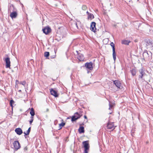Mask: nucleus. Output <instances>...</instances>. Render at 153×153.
Here are the masks:
<instances>
[{
    "instance_id": "nucleus-1",
    "label": "nucleus",
    "mask_w": 153,
    "mask_h": 153,
    "mask_svg": "<svg viewBox=\"0 0 153 153\" xmlns=\"http://www.w3.org/2000/svg\"><path fill=\"white\" fill-rule=\"evenodd\" d=\"M138 71L140 73V74L138 76L139 78L143 79V76L146 75V74L145 72V71L143 69V68L142 67L141 69L139 70Z\"/></svg>"
},
{
    "instance_id": "nucleus-2",
    "label": "nucleus",
    "mask_w": 153,
    "mask_h": 153,
    "mask_svg": "<svg viewBox=\"0 0 153 153\" xmlns=\"http://www.w3.org/2000/svg\"><path fill=\"white\" fill-rule=\"evenodd\" d=\"M3 60L5 62L6 64V68H9L10 69V58L9 57L5 58L3 59Z\"/></svg>"
},
{
    "instance_id": "nucleus-3",
    "label": "nucleus",
    "mask_w": 153,
    "mask_h": 153,
    "mask_svg": "<svg viewBox=\"0 0 153 153\" xmlns=\"http://www.w3.org/2000/svg\"><path fill=\"white\" fill-rule=\"evenodd\" d=\"M116 127V126H114V123L110 122L109 121L108 122L107 126V129H112V130L115 129Z\"/></svg>"
},
{
    "instance_id": "nucleus-4",
    "label": "nucleus",
    "mask_w": 153,
    "mask_h": 153,
    "mask_svg": "<svg viewBox=\"0 0 153 153\" xmlns=\"http://www.w3.org/2000/svg\"><path fill=\"white\" fill-rule=\"evenodd\" d=\"M111 46L112 47V51H113V59L114 61L116 60V53L115 52V46L114 44L113 43V42H112L110 44Z\"/></svg>"
},
{
    "instance_id": "nucleus-5",
    "label": "nucleus",
    "mask_w": 153,
    "mask_h": 153,
    "mask_svg": "<svg viewBox=\"0 0 153 153\" xmlns=\"http://www.w3.org/2000/svg\"><path fill=\"white\" fill-rule=\"evenodd\" d=\"M152 55V53L150 52H149V53L148 51L146 50L143 53V57L144 59H147L149 57V56Z\"/></svg>"
},
{
    "instance_id": "nucleus-6",
    "label": "nucleus",
    "mask_w": 153,
    "mask_h": 153,
    "mask_svg": "<svg viewBox=\"0 0 153 153\" xmlns=\"http://www.w3.org/2000/svg\"><path fill=\"white\" fill-rule=\"evenodd\" d=\"M85 66L88 69L90 70L91 71L93 69V63L92 62L85 63Z\"/></svg>"
},
{
    "instance_id": "nucleus-7",
    "label": "nucleus",
    "mask_w": 153,
    "mask_h": 153,
    "mask_svg": "<svg viewBox=\"0 0 153 153\" xmlns=\"http://www.w3.org/2000/svg\"><path fill=\"white\" fill-rule=\"evenodd\" d=\"M13 144L14 149L16 150H17L20 148V143L18 141H15Z\"/></svg>"
},
{
    "instance_id": "nucleus-8",
    "label": "nucleus",
    "mask_w": 153,
    "mask_h": 153,
    "mask_svg": "<svg viewBox=\"0 0 153 153\" xmlns=\"http://www.w3.org/2000/svg\"><path fill=\"white\" fill-rule=\"evenodd\" d=\"M42 31L44 33L46 34H48L51 32V29L49 27H46L42 29Z\"/></svg>"
},
{
    "instance_id": "nucleus-9",
    "label": "nucleus",
    "mask_w": 153,
    "mask_h": 153,
    "mask_svg": "<svg viewBox=\"0 0 153 153\" xmlns=\"http://www.w3.org/2000/svg\"><path fill=\"white\" fill-rule=\"evenodd\" d=\"M96 24L95 22H92L91 24L90 29L92 31L94 32H95L96 30L95 27Z\"/></svg>"
},
{
    "instance_id": "nucleus-10",
    "label": "nucleus",
    "mask_w": 153,
    "mask_h": 153,
    "mask_svg": "<svg viewBox=\"0 0 153 153\" xmlns=\"http://www.w3.org/2000/svg\"><path fill=\"white\" fill-rule=\"evenodd\" d=\"M113 83L118 88H120L121 83L120 81L118 80H114L113 81Z\"/></svg>"
},
{
    "instance_id": "nucleus-11",
    "label": "nucleus",
    "mask_w": 153,
    "mask_h": 153,
    "mask_svg": "<svg viewBox=\"0 0 153 153\" xmlns=\"http://www.w3.org/2000/svg\"><path fill=\"white\" fill-rule=\"evenodd\" d=\"M76 52L78 54L77 56V59L80 61H83L84 59L83 55L81 53H78L77 51H76Z\"/></svg>"
},
{
    "instance_id": "nucleus-12",
    "label": "nucleus",
    "mask_w": 153,
    "mask_h": 153,
    "mask_svg": "<svg viewBox=\"0 0 153 153\" xmlns=\"http://www.w3.org/2000/svg\"><path fill=\"white\" fill-rule=\"evenodd\" d=\"M50 92L51 95L56 97H58V94L56 91L54 90L53 89L50 90Z\"/></svg>"
},
{
    "instance_id": "nucleus-13",
    "label": "nucleus",
    "mask_w": 153,
    "mask_h": 153,
    "mask_svg": "<svg viewBox=\"0 0 153 153\" xmlns=\"http://www.w3.org/2000/svg\"><path fill=\"white\" fill-rule=\"evenodd\" d=\"M84 149H89V146L88 141H83L82 142Z\"/></svg>"
},
{
    "instance_id": "nucleus-14",
    "label": "nucleus",
    "mask_w": 153,
    "mask_h": 153,
    "mask_svg": "<svg viewBox=\"0 0 153 153\" xmlns=\"http://www.w3.org/2000/svg\"><path fill=\"white\" fill-rule=\"evenodd\" d=\"M17 15V13L16 12V11H14L12 12H11L10 16L12 19H13L16 18Z\"/></svg>"
},
{
    "instance_id": "nucleus-15",
    "label": "nucleus",
    "mask_w": 153,
    "mask_h": 153,
    "mask_svg": "<svg viewBox=\"0 0 153 153\" xmlns=\"http://www.w3.org/2000/svg\"><path fill=\"white\" fill-rule=\"evenodd\" d=\"M15 131L17 134L19 135L21 134L22 133V131L20 128H16Z\"/></svg>"
},
{
    "instance_id": "nucleus-16",
    "label": "nucleus",
    "mask_w": 153,
    "mask_h": 153,
    "mask_svg": "<svg viewBox=\"0 0 153 153\" xmlns=\"http://www.w3.org/2000/svg\"><path fill=\"white\" fill-rule=\"evenodd\" d=\"M153 44V40L148 39L147 40L146 42V45L147 46H150L151 47L152 46Z\"/></svg>"
},
{
    "instance_id": "nucleus-17",
    "label": "nucleus",
    "mask_w": 153,
    "mask_h": 153,
    "mask_svg": "<svg viewBox=\"0 0 153 153\" xmlns=\"http://www.w3.org/2000/svg\"><path fill=\"white\" fill-rule=\"evenodd\" d=\"M81 116V115H78V117H76L75 116H73L71 118V121L72 122H74L76 121V120L80 118Z\"/></svg>"
},
{
    "instance_id": "nucleus-18",
    "label": "nucleus",
    "mask_w": 153,
    "mask_h": 153,
    "mask_svg": "<svg viewBox=\"0 0 153 153\" xmlns=\"http://www.w3.org/2000/svg\"><path fill=\"white\" fill-rule=\"evenodd\" d=\"M130 72L132 76H134L136 75V70L135 68H132L130 70Z\"/></svg>"
},
{
    "instance_id": "nucleus-19",
    "label": "nucleus",
    "mask_w": 153,
    "mask_h": 153,
    "mask_svg": "<svg viewBox=\"0 0 153 153\" xmlns=\"http://www.w3.org/2000/svg\"><path fill=\"white\" fill-rule=\"evenodd\" d=\"M131 42L130 41L126 40H123L122 41V44L126 45H128L129 43Z\"/></svg>"
},
{
    "instance_id": "nucleus-20",
    "label": "nucleus",
    "mask_w": 153,
    "mask_h": 153,
    "mask_svg": "<svg viewBox=\"0 0 153 153\" xmlns=\"http://www.w3.org/2000/svg\"><path fill=\"white\" fill-rule=\"evenodd\" d=\"M78 131L80 134L84 133L85 132L84 127L83 126H80L78 129Z\"/></svg>"
},
{
    "instance_id": "nucleus-21",
    "label": "nucleus",
    "mask_w": 153,
    "mask_h": 153,
    "mask_svg": "<svg viewBox=\"0 0 153 153\" xmlns=\"http://www.w3.org/2000/svg\"><path fill=\"white\" fill-rule=\"evenodd\" d=\"M94 18V16L91 13L89 14V15L88 16V19H90L91 20L92 19H93Z\"/></svg>"
},
{
    "instance_id": "nucleus-22",
    "label": "nucleus",
    "mask_w": 153,
    "mask_h": 153,
    "mask_svg": "<svg viewBox=\"0 0 153 153\" xmlns=\"http://www.w3.org/2000/svg\"><path fill=\"white\" fill-rule=\"evenodd\" d=\"M30 114L31 115V116L33 117L34 115L35 114L34 109L33 108H31L30 111Z\"/></svg>"
},
{
    "instance_id": "nucleus-23",
    "label": "nucleus",
    "mask_w": 153,
    "mask_h": 153,
    "mask_svg": "<svg viewBox=\"0 0 153 153\" xmlns=\"http://www.w3.org/2000/svg\"><path fill=\"white\" fill-rule=\"evenodd\" d=\"M31 128L30 127L28 129V130L26 131V132H24V133L25 134V135H28L29 134Z\"/></svg>"
},
{
    "instance_id": "nucleus-24",
    "label": "nucleus",
    "mask_w": 153,
    "mask_h": 153,
    "mask_svg": "<svg viewBox=\"0 0 153 153\" xmlns=\"http://www.w3.org/2000/svg\"><path fill=\"white\" fill-rule=\"evenodd\" d=\"M65 125V123L62 122L59 124V127L60 128L59 129L62 128V127L64 126Z\"/></svg>"
},
{
    "instance_id": "nucleus-25",
    "label": "nucleus",
    "mask_w": 153,
    "mask_h": 153,
    "mask_svg": "<svg viewBox=\"0 0 153 153\" xmlns=\"http://www.w3.org/2000/svg\"><path fill=\"white\" fill-rule=\"evenodd\" d=\"M49 56V52H45L44 53V56L46 57H48Z\"/></svg>"
},
{
    "instance_id": "nucleus-26",
    "label": "nucleus",
    "mask_w": 153,
    "mask_h": 153,
    "mask_svg": "<svg viewBox=\"0 0 153 153\" xmlns=\"http://www.w3.org/2000/svg\"><path fill=\"white\" fill-rule=\"evenodd\" d=\"M14 103V101L13 100H11L10 101V106L13 108V104Z\"/></svg>"
},
{
    "instance_id": "nucleus-27",
    "label": "nucleus",
    "mask_w": 153,
    "mask_h": 153,
    "mask_svg": "<svg viewBox=\"0 0 153 153\" xmlns=\"http://www.w3.org/2000/svg\"><path fill=\"white\" fill-rule=\"evenodd\" d=\"M19 83L20 84L22 85L25 86V85L26 84V82L25 81H21Z\"/></svg>"
},
{
    "instance_id": "nucleus-28",
    "label": "nucleus",
    "mask_w": 153,
    "mask_h": 153,
    "mask_svg": "<svg viewBox=\"0 0 153 153\" xmlns=\"http://www.w3.org/2000/svg\"><path fill=\"white\" fill-rule=\"evenodd\" d=\"M87 7L85 5H83L82 7V9L83 10H85L87 9Z\"/></svg>"
},
{
    "instance_id": "nucleus-29",
    "label": "nucleus",
    "mask_w": 153,
    "mask_h": 153,
    "mask_svg": "<svg viewBox=\"0 0 153 153\" xmlns=\"http://www.w3.org/2000/svg\"><path fill=\"white\" fill-rule=\"evenodd\" d=\"M30 118H31V120L29 122L30 124H31L33 120V117L31 116Z\"/></svg>"
},
{
    "instance_id": "nucleus-30",
    "label": "nucleus",
    "mask_w": 153,
    "mask_h": 153,
    "mask_svg": "<svg viewBox=\"0 0 153 153\" xmlns=\"http://www.w3.org/2000/svg\"><path fill=\"white\" fill-rule=\"evenodd\" d=\"M113 107V105L111 104V103H109V110H111V109H112V107Z\"/></svg>"
},
{
    "instance_id": "nucleus-31",
    "label": "nucleus",
    "mask_w": 153,
    "mask_h": 153,
    "mask_svg": "<svg viewBox=\"0 0 153 153\" xmlns=\"http://www.w3.org/2000/svg\"><path fill=\"white\" fill-rule=\"evenodd\" d=\"M78 115H80L77 112H76L74 114V116H75L76 117H78Z\"/></svg>"
},
{
    "instance_id": "nucleus-32",
    "label": "nucleus",
    "mask_w": 153,
    "mask_h": 153,
    "mask_svg": "<svg viewBox=\"0 0 153 153\" xmlns=\"http://www.w3.org/2000/svg\"><path fill=\"white\" fill-rule=\"evenodd\" d=\"M88 149H85L84 153H88L87 150H88Z\"/></svg>"
},
{
    "instance_id": "nucleus-33",
    "label": "nucleus",
    "mask_w": 153,
    "mask_h": 153,
    "mask_svg": "<svg viewBox=\"0 0 153 153\" xmlns=\"http://www.w3.org/2000/svg\"><path fill=\"white\" fill-rule=\"evenodd\" d=\"M27 149H28V148L27 146H26L25 147L24 149V150L25 151H27Z\"/></svg>"
},
{
    "instance_id": "nucleus-34",
    "label": "nucleus",
    "mask_w": 153,
    "mask_h": 153,
    "mask_svg": "<svg viewBox=\"0 0 153 153\" xmlns=\"http://www.w3.org/2000/svg\"><path fill=\"white\" fill-rule=\"evenodd\" d=\"M49 111V109H48V108H47V109H46V112H48V111Z\"/></svg>"
},
{
    "instance_id": "nucleus-35",
    "label": "nucleus",
    "mask_w": 153,
    "mask_h": 153,
    "mask_svg": "<svg viewBox=\"0 0 153 153\" xmlns=\"http://www.w3.org/2000/svg\"><path fill=\"white\" fill-rule=\"evenodd\" d=\"M86 13L87 14V15H88V16L89 15V14H90V13H89V12H88V11H87L86 12Z\"/></svg>"
},
{
    "instance_id": "nucleus-36",
    "label": "nucleus",
    "mask_w": 153,
    "mask_h": 153,
    "mask_svg": "<svg viewBox=\"0 0 153 153\" xmlns=\"http://www.w3.org/2000/svg\"><path fill=\"white\" fill-rule=\"evenodd\" d=\"M75 25H76V27L77 28H78V25H77V23H76L75 24Z\"/></svg>"
},
{
    "instance_id": "nucleus-37",
    "label": "nucleus",
    "mask_w": 153,
    "mask_h": 153,
    "mask_svg": "<svg viewBox=\"0 0 153 153\" xmlns=\"http://www.w3.org/2000/svg\"><path fill=\"white\" fill-rule=\"evenodd\" d=\"M84 117L85 118V119H87V117L85 115L84 116Z\"/></svg>"
},
{
    "instance_id": "nucleus-38",
    "label": "nucleus",
    "mask_w": 153,
    "mask_h": 153,
    "mask_svg": "<svg viewBox=\"0 0 153 153\" xmlns=\"http://www.w3.org/2000/svg\"><path fill=\"white\" fill-rule=\"evenodd\" d=\"M19 91V92H21L22 91L21 90H20Z\"/></svg>"
},
{
    "instance_id": "nucleus-39",
    "label": "nucleus",
    "mask_w": 153,
    "mask_h": 153,
    "mask_svg": "<svg viewBox=\"0 0 153 153\" xmlns=\"http://www.w3.org/2000/svg\"><path fill=\"white\" fill-rule=\"evenodd\" d=\"M90 72L89 71H88L87 73L88 74Z\"/></svg>"
},
{
    "instance_id": "nucleus-40",
    "label": "nucleus",
    "mask_w": 153,
    "mask_h": 153,
    "mask_svg": "<svg viewBox=\"0 0 153 153\" xmlns=\"http://www.w3.org/2000/svg\"><path fill=\"white\" fill-rule=\"evenodd\" d=\"M2 72H3V73H4V72H5V71H2Z\"/></svg>"
},
{
    "instance_id": "nucleus-41",
    "label": "nucleus",
    "mask_w": 153,
    "mask_h": 153,
    "mask_svg": "<svg viewBox=\"0 0 153 153\" xmlns=\"http://www.w3.org/2000/svg\"><path fill=\"white\" fill-rule=\"evenodd\" d=\"M111 113H112V112H110L109 113V114H111Z\"/></svg>"
}]
</instances>
